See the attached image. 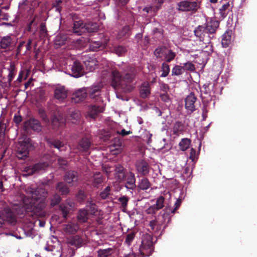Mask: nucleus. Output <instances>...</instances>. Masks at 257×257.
<instances>
[{
    "mask_svg": "<svg viewBox=\"0 0 257 257\" xmlns=\"http://www.w3.org/2000/svg\"><path fill=\"white\" fill-rule=\"evenodd\" d=\"M26 193L31 194V198L23 195L22 197L23 206L15 204L12 207H5L1 213L6 221L15 224L17 221V216L23 215L26 212H31L38 217H44L46 215L45 207L48 192L45 189L28 187Z\"/></svg>",
    "mask_w": 257,
    "mask_h": 257,
    "instance_id": "nucleus-1",
    "label": "nucleus"
},
{
    "mask_svg": "<svg viewBox=\"0 0 257 257\" xmlns=\"http://www.w3.org/2000/svg\"><path fill=\"white\" fill-rule=\"evenodd\" d=\"M154 250V243L151 234L145 233L142 237L141 244L139 247V252L141 257L151 255Z\"/></svg>",
    "mask_w": 257,
    "mask_h": 257,
    "instance_id": "nucleus-2",
    "label": "nucleus"
},
{
    "mask_svg": "<svg viewBox=\"0 0 257 257\" xmlns=\"http://www.w3.org/2000/svg\"><path fill=\"white\" fill-rule=\"evenodd\" d=\"M201 4V0H183L177 4V9L179 12L194 14L200 8Z\"/></svg>",
    "mask_w": 257,
    "mask_h": 257,
    "instance_id": "nucleus-3",
    "label": "nucleus"
},
{
    "mask_svg": "<svg viewBox=\"0 0 257 257\" xmlns=\"http://www.w3.org/2000/svg\"><path fill=\"white\" fill-rule=\"evenodd\" d=\"M32 146V141L30 139L20 142L17 149V156L19 159H25L28 157L29 149Z\"/></svg>",
    "mask_w": 257,
    "mask_h": 257,
    "instance_id": "nucleus-4",
    "label": "nucleus"
},
{
    "mask_svg": "<svg viewBox=\"0 0 257 257\" xmlns=\"http://www.w3.org/2000/svg\"><path fill=\"white\" fill-rule=\"evenodd\" d=\"M193 32L195 36L204 44L210 43L211 40L214 38V36H209L204 26H198L195 28Z\"/></svg>",
    "mask_w": 257,
    "mask_h": 257,
    "instance_id": "nucleus-5",
    "label": "nucleus"
},
{
    "mask_svg": "<svg viewBox=\"0 0 257 257\" xmlns=\"http://www.w3.org/2000/svg\"><path fill=\"white\" fill-rule=\"evenodd\" d=\"M111 85L113 88H123L124 87L122 75L116 69H113L110 74Z\"/></svg>",
    "mask_w": 257,
    "mask_h": 257,
    "instance_id": "nucleus-6",
    "label": "nucleus"
},
{
    "mask_svg": "<svg viewBox=\"0 0 257 257\" xmlns=\"http://www.w3.org/2000/svg\"><path fill=\"white\" fill-rule=\"evenodd\" d=\"M48 166L49 164L46 162H39L34 165L25 167L24 171L27 173L26 175H32L41 171L45 170L48 168Z\"/></svg>",
    "mask_w": 257,
    "mask_h": 257,
    "instance_id": "nucleus-7",
    "label": "nucleus"
},
{
    "mask_svg": "<svg viewBox=\"0 0 257 257\" xmlns=\"http://www.w3.org/2000/svg\"><path fill=\"white\" fill-rule=\"evenodd\" d=\"M24 127L26 131L33 130L35 131L39 132L41 131L42 125L38 120L35 118H30L25 121Z\"/></svg>",
    "mask_w": 257,
    "mask_h": 257,
    "instance_id": "nucleus-8",
    "label": "nucleus"
},
{
    "mask_svg": "<svg viewBox=\"0 0 257 257\" xmlns=\"http://www.w3.org/2000/svg\"><path fill=\"white\" fill-rule=\"evenodd\" d=\"M197 98L194 94L190 93L185 99V108L190 112H193L196 110L195 103Z\"/></svg>",
    "mask_w": 257,
    "mask_h": 257,
    "instance_id": "nucleus-9",
    "label": "nucleus"
},
{
    "mask_svg": "<svg viewBox=\"0 0 257 257\" xmlns=\"http://www.w3.org/2000/svg\"><path fill=\"white\" fill-rule=\"evenodd\" d=\"M136 167L137 171L141 176H147L149 173V165L144 160H141L137 162Z\"/></svg>",
    "mask_w": 257,
    "mask_h": 257,
    "instance_id": "nucleus-10",
    "label": "nucleus"
},
{
    "mask_svg": "<svg viewBox=\"0 0 257 257\" xmlns=\"http://www.w3.org/2000/svg\"><path fill=\"white\" fill-rule=\"evenodd\" d=\"M221 7L219 9V14L222 18H225L230 12H231L233 7V0H226Z\"/></svg>",
    "mask_w": 257,
    "mask_h": 257,
    "instance_id": "nucleus-11",
    "label": "nucleus"
},
{
    "mask_svg": "<svg viewBox=\"0 0 257 257\" xmlns=\"http://www.w3.org/2000/svg\"><path fill=\"white\" fill-rule=\"evenodd\" d=\"M219 26V21L214 19H211L206 23L205 26H204V28L207 30L209 36H214V34L216 33Z\"/></svg>",
    "mask_w": 257,
    "mask_h": 257,
    "instance_id": "nucleus-12",
    "label": "nucleus"
},
{
    "mask_svg": "<svg viewBox=\"0 0 257 257\" xmlns=\"http://www.w3.org/2000/svg\"><path fill=\"white\" fill-rule=\"evenodd\" d=\"M71 75L75 78H78L82 76L84 74L83 66L78 61L73 62L71 67Z\"/></svg>",
    "mask_w": 257,
    "mask_h": 257,
    "instance_id": "nucleus-13",
    "label": "nucleus"
},
{
    "mask_svg": "<svg viewBox=\"0 0 257 257\" xmlns=\"http://www.w3.org/2000/svg\"><path fill=\"white\" fill-rule=\"evenodd\" d=\"M87 96L86 88H81L73 93L72 99L74 103H79L83 101Z\"/></svg>",
    "mask_w": 257,
    "mask_h": 257,
    "instance_id": "nucleus-14",
    "label": "nucleus"
},
{
    "mask_svg": "<svg viewBox=\"0 0 257 257\" xmlns=\"http://www.w3.org/2000/svg\"><path fill=\"white\" fill-rule=\"evenodd\" d=\"M101 88V85L98 84L86 88L87 90V95H88L92 99H97L100 95Z\"/></svg>",
    "mask_w": 257,
    "mask_h": 257,
    "instance_id": "nucleus-15",
    "label": "nucleus"
},
{
    "mask_svg": "<svg viewBox=\"0 0 257 257\" xmlns=\"http://www.w3.org/2000/svg\"><path fill=\"white\" fill-rule=\"evenodd\" d=\"M67 95V90L64 86H58L55 89L54 97L60 101H62L65 99Z\"/></svg>",
    "mask_w": 257,
    "mask_h": 257,
    "instance_id": "nucleus-16",
    "label": "nucleus"
},
{
    "mask_svg": "<svg viewBox=\"0 0 257 257\" xmlns=\"http://www.w3.org/2000/svg\"><path fill=\"white\" fill-rule=\"evenodd\" d=\"M84 208L88 210V213L91 215H96L98 212V206L95 201L92 198L88 199L86 202V206Z\"/></svg>",
    "mask_w": 257,
    "mask_h": 257,
    "instance_id": "nucleus-17",
    "label": "nucleus"
},
{
    "mask_svg": "<svg viewBox=\"0 0 257 257\" xmlns=\"http://www.w3.org/2000/svg\"><path fill=\"white\" fill-rule=\"evenodd\" d=\"M78 179V175L77 172L71 170L66 172L64 177V180L69 184H72L77 182Z\"/></svg>",
    "mask_w": 257,
    "mask_h": 257,
    "instance_id": "nucleus-18",
    "label": "nucleus"
},
{
    "mask_svg": "<svg viewBox=\"0 0 257 257\" xmlns=\"http://www.w3.org/2000/svg\"><path fill=\"white\" fill-rule=\"evenodd\" d=\"M89 215H91L86 208L80 209L77 214V219L78 222L84 223L88 220Z\"/></svg>",
    "mask_w": 257,
    "mask_h": 257,
    "instance_id": "nucleus-19",
    "label": "nucleus"
},
{
    "mask_svg": "<svg viewBox=\"0 0 257 257\" xmlns=\"http://www.w3.org/2000/svg\"><path fill=\"white\" fill-rule=\"evenodd\" d=\"M104 110V108L102 106L96 105H91L89 106L88 115L91 118H95L97 115L102 112Z\"/></svg>",
    "mask_w": 257,
    "mask_h": 257,
    "instance_id": "nucleus-20",
    "label": "nucleus"
},
{
    "mask_svg": "<svg viewBox=\"0 0 257 257\" xmlns=\"http://www.w3.org/2000/svg\"><path fill=\"white\" fill-rule=\"evenodd\" d=\"M136 72L134 70H130L122 76L124 86L131 84L135 80Z\"/></svg>",
    "mask_w": 257,
    "mask_h": 257,
    "instance_id": "nucleus-21",
    "label": "nucleus"
},
{
    "mask_svg": "<svg viewBox=\"0 0 257 257\" xmlns=\"http://www.w3.org/2000/svg\"><path fill=\"white\" fill-rule=\"evenodd\" d=\"M125 187L128 189L134 190L137 186L136 184V177L134 173L131 172L126 178Z\"/></svg>",
    "mask_w": 257,
    "mask_h": 257,
    "instance_id": "nucleus-22",
    "label": "nucleus"
},
{
    "mask_svg": "<svg viewBox=\"0 0 257 257\" xmlns=\"http://www.w3.org/2000/svg\"><path fill=\"white\" fill-rule=\"evenodd\" d=\"M68 243L71 246L79 248L82 245L83 239L79 235H74L68 238Z\"/></svg>",
    "mask_w": 257,
    "mask_h": 257,
    "instance_id": "nucleus-23",
    "label": "nucleus"
},
{
    "mask_svg": "<svg viewBox=\"0 0 257 257\" xmlns=\"http://www.w3.org/2000/svg\"><path fill=\"white\" fill-rule=\"evenodd\" d=\"M152 184L149 180L146 177L139 180L137 185L138 190L146 191L151 187Z\"/></svg>",
    "mask_w": 257,
    "mask_h": 257,
    "instance_id": "nucleus-24",
    "label": "nucleus"
},
{
    "mask_svg": "<svg viewBox=\"0 0 257 257\" xmlns=\"http://www.w3.org/2000/svg\"><path fill=\"white\" fill-rule=\"evenodd\" d=\"M151 93L150 86L148 82L143 83L140 87V94L142 98H146L149 96Z\"/></svg>",
    "mask_w": 257,
    "mask_h": 257,
    "instance_id": "nucleus-25",
    "label": "nucleus"
},
{
    "mask_svg": "<svg viewBox=\"0 0 257 257\" xmlns=\"http://www.w3.org/2000/svg\"><path fill=\"white\" fill-rule=\"evenodd\" d=\"M232 31H226L222 36L221 44L223 47H228L231 43Z\"/></svg>",
    "mask_w": 257,
    "mask_h": 257,
    "instance_id": "nucleus-26",
    "label": "nucleus"
},
{
    "mask_svg": "<svg viewBox=\"0 0 257 257\" xmlns=\"http://www.w3.org/2000/svg\"><path fill=\"white\" fill-rule=\"evenodd\" d=\"M85 24L82 21H75L73 24V32L77 35H81L84 33V30H82L84 28Z\"/></svg>",
    "mask_w": 257,
    "mask_h": 257,
    "instance_id": "nucleus-27",
    "label": "nucleus"
},
{
    "mask_svg": "<svg viewBox=\"0 0 257 257\" xmlns=\"http://www.w3.org/2000/svg\"><path fill=\"white\" fill-rule=\"evenodd\" d=\"M79 229V225L78 223L69 222L65 225L64 230L69 234H74Z\"/></svg>",
    "mask_w": 257,
    "mask_h": 257,
    "instance_id": "nucleus-28",
    "label": "nucleus"
},
{
    "mask_svg": "<svg viewBox=\"0 0 257 257\" xmlns=\"http://www.w3.org/2000/svg\"><path fill=\"white\" fill-rule=\"evenodd\" d=\"M131 35V28L129 26H124L118 33L116 38L118 40L127 38Z\"/></svg>",
    "mask_w": 257,
    "mask_h": 257,
    "instance_id": "nucleus-29",
    "label": "nucleus"
},
{
    "mask_svg": "<svg viewBox=\"0 0 257 257\" xmlns=\"http://www.w3.org/2000/svg\"><path fill=\"white\" fill-rule=\"evenodd\" d=\"M46 141L51 147H54L60 151L63 150L64 145L60 140L53 139H47Z\"/></svg>",
    "mask_w": 257,
    "mask_h": 257,
    "instance_id": "nucleus-30",
    "label": "nucleus"
},
{
    "mask_svg": "<svg viewBox=\"0 0 257 257\" xmlns=\"http://www.w3.org/2000/svg\"><path fill=\"white\" fill-rule=\"evenodd\" d=\"M162 224V221L155 219L150 221L149 226L153 232L158 233L161 230Z\"/></svg>",
    "mask_w": 257,
    "mask_h": 257,
    "instance_id": "nucleus-31",
    "label": "nucleus"
},
{
    "mask_svg": "<svg viewBox=\"0 0 257 257\" xmlns=\"http://www.w3.org/2000/svg\"><path fill=\"white\" fill-rule=\"evenodd\" d=\"M90 145V140L88 138H83L79 142L78 148L80 151L87 152L89 149Z\"/></svg>",
    "mask_w": 257,
    "mask_h": 257,
    "instance_id": "nucleus-32",
    "label": "nucleus"
},
{
    "mask_svg": "<svg viewBox=\"0 0 257 257\" xmlns=\"http://www.w3.org/2000/svg\"><path fill=\"white\" fill-rule=\"evenodd\" d=\"M184 131V124L181 121H177L174 124L173 127V134L179 136L182 134Z\"/></svg>",
    "mask_w": 257,
    "mask_h": 257,
    "instance_id": "nucleus-33",
    "label": "nucleus"
},
{
    "mask_svg": "<svg viewBox=\"0 0 257 257\" xmlns=\"http://www.w3.org/2000/svg\"><path fill=\"white\" fill-rule=\"evenodd\" d=\"M115 177L119 181L123 180L125 178L124 168L121 165L118 164L115 166Z\"/></svg>",
    "mask_w": 257,
    "mask_h": 257,
    "instance_id": "nucleus-34",
    "label": "nucleus"
},
{
    "mask_svg": "<svg viewBox=\"0 0 257 257\" xmlns=\"http://www.w3.org/2000/svg\"><path fill=\"white\" fill-rule=\"evenodd\" d=\"M82 30H84V33H93L96 32L98 29V26L97 23L91 22L85 24L84 28Z\"/></svg>",
    "mask_w": 257,
    "mask_h": 257,
    "instance_id": "nucleus-35",
    "label": "nucleus"
},
{
    "mask_svg": "<svg viewBox=\"0 0 257 257\" xmlns=\"http://www.w3.org/2000/svg\"><path fill=\"white\" fill-rule=\"evenodd\" d=\"M56 189L63 195H67L69 192V189L67 185L62 182L57 183Z\"/></svg>",
    "mask_w": 257,
    "mask_h": 257,
    "instance_id": "nucleus-36",
    "label": "nucleus"
},
{
    "mask_svg": "<svg viewBox=\"0 0 257 257\" xmlns=\"http://www.w3.org/2000/svg\"><path fill=\"white\" fill-rule=\"evenodd\" d=\"M168 49V48L165 46L158 47L155 50L154 55L158 58L165 57Z\"/></svg>",
    "mask_w": 257,
    "mask_h": 257,
    "instance_id": "nucleus-37",
    "label": "nucleus"
},
{
    "mask_svg": "<svg viewBox=\"0 0 257 257\" xmlns=\"http://www.w3.org/2000/svg\"><path fill=\"white\" fill-rule=\"evenodd\" d=\"M191 143V141L189 139H182L179 144L180 150L183 151H186L189 148Z\"/></svg>",
    "mask_w": 257,
    "mask_h": 257,
    "instance_id": "nucleus-38",
    "label": "nucleus"
},
{
    "mask_svg": "<svg viewBox=\"0 0 257 257\" xmlns=\"http://www.w3.org/2000/svg\"><path fill=\"white\" fill-rule=\"evenodd\" d=\"M103 181L102 175L100 172H96L93 175V185L95 187H98Z\"/></svg>",
    "mask_w": 257,
    "mask_h": 257,
    "instance_id": "nucleus-39",
    "label": "nucleus"
},
{
    "mask_svg": "<svg viewBox=\"0 0 257 257\" xmlns=\"http://www.w3.org/2000/svg\"><path fill=\"white\" fill-rule=\"evenodd\" d=\"M12 42V39L10 36H6L3 38L0 42L1 47L2 49L8 48Z\"/></svg>",
    "mask_w": 257,
    "mask_h": 257,
    "instance_id": "nucleus-40",
    "label": "nucleus"
},
{
    "mask_svg": "<svg viewBox=\"0 0 257 257\" xmlns=\"http://www.w3.org/2000/svg\"><path fill=\"white\" fill-rule=\"evenodd\" d=\"M161 71L162 72V73L161 75V77H167L170 72L169 65L165 62L163 63L161 66Z\"/></svg>",
    "mask_w": 257,
    "mask_h": 257,
    "instance_id": "nucleus-41",
    "label": "nucleus"
},
{
    "mask_svg": "<svg viewBox=\"0 0 257 257\" xmlns=\"http://www.w3.org/2000/svg\"><path fill=\"white\" fill-rule=\"evenodd\" d=\"M176 53L173 52L171 49H168L164 58L167 62H170L175 58Z\"/></svg>",
    "mask_w": 257,
    "mask_h": 257,
    "instance_id": "nucleus-42",
    "label": "nucleus"
},
{
    "mask_svg": "<svg viewBox=\"0 0 257 257\" xmlns=\"http://www.w3.org/2000/svg\"><path fill=\"white\" fill-rule=\"evenodd\" d=\"M183 67L179 65H175L172 70V75L178 76L183 73Z\"/></svg>",
    "mask_w": 257,
    "mask_h": 257,
    "instance_id": "nucleus-43",
    "label": "nucleus"
},
{
    "mask_svg": "<svg viewBox=\"0 0 257 257\" xmlns=\"http://www.w3.org/2000/svg\"><path fill=\"white\" fill-rule=\"evenodd\" d=\"M136 236V232L132 231L131 232L128 233L126 235L125 243L127 244L128 245H130L134 240Z\"/></svg>",
    "mask_w": 257,
    "mask_h": 257,
    "instance_id": "nucleus-44",
    "label": "nucleus"
},
{
    "mask_svg": "<svg viewBox=\"0 0 257 257\" xmlns=\"http://www.w3.org/2000/svg\"><path fill=\"white\" fill-rule=\"evenodd\" d=\"M85 65L89 71H92L95 69L96 65V61L94 59L91 61H87L85 62Z\"/></svg>",
    "mask_w": 257,
    "mask_h": 257,
    "instance_id": "nucleus-45",
    "label": "nucleus"
},
{
    "mask_svg": "<svg viewBox=\"0 0 257 257\" xmlns=\"http://www.w3.org/2000/svg\"><path fill=\"white\" fill-rule=\"evenodd\" d=\"M61 200V197L57 194H54L51 200V205L52 206H55L60 202Z\"/></svg>",
    "mask_w": 257,
    "mask_h": 257,
    "instance_id": "nucleus-46",
    "label": "nucleus"
},
{
    "mask_svg": "<svg viewBox=\"0 0 257 257\" xmlns=\"http://www.w3.org/2000/svg\"><path fill=\"white\" fill-rule=\"evenodd\" d=\"M114 52L118 56H122L126 51L125 47L122 46H118L114 48Z\"/></svg>",
    "mask_w": 257,
    "mask_h": 257,
    "instance_id": "nucleus-47",
    "label": "nucleus"
},
{
    "mask_svg": "<svg viewBox=\"0 0 257 257\" xmlns=\"http://www.w3.org/2000/svg\"><path fill=\"white\" fill-rule=\"evenodd\" d=\"M164 201L165 198L161 196L157 199L156 203L154 205L160 210L164 207Z\"/></svg>",
    "mask_w": 257,
    "mask_h": 257,
    "instance_id": "nucleus-48",
    "label": "nucleus"
},
{
    "mask_svg": "<svg viewBox=\"0 0 257 257\" xmlns=\"http://www.w3.org/2000/svg\"><path fill=\"white\" fill-rule=\"evenodd\" d=\"M60 209L62 213L63 217L64 218L66 219L70 210L68 207L65 205L61 204L60 205Z\"/></svg>",
    "mask_w": 257,
    "mask_h": 257,
    "instance_id": "nucleus-49",
    "label": "nucleus"
},
{
    "mask_svg": "<svg viewBox=\"0 0 257 257\" xmlns=\"http://www.w3.org/2000/svg\"><path fill=\"white\" fill-rule=\"evenodd\" d=\"M86 197V196L84 191L81 190H80L78 192L76 195L77 199L78 201L80 203H82V202H83L85 200Z\"/></svg>",
    "mask_w": 257,
    "mask_h": 257,
    "instance_id": "nucleus-50",
    "label": "nucleus"
},
{
    "mask_svg": "<svg viewBox=\"0 0 257 257\" xmlns=\"http://www.w3.org/2000/svg\"><path fill=\"white\" fill-rule=\"evenodd\" d=\"M110 187L109 186H107L104 190L100 193V196L102 199H105L107 198L108 196L110 195Z\"/></svg>",
    "mask_w": 257,
    "mask_h": 257,
    "instance_id": "nucleus-51",
    "label": "nucleus"
},
{
    "mask_svg": "<svg viewBox=\"0 0 257 257\" xmlns=\"http://www.w3.org/2000/svg\"><path fill=\"white\" fill-rule=\"evenodd\" d=\"M118 201L120 202L121 206L125 208L127 206L129 198L126 196H123L118 198Z\"/></svg>",
    "mask_w": 257,
    "mask_h": 257,
    "instance_id": "nucleus-52",
    "label": "nucleus"
},
{
    "mask_svg": "<svg viewBox=\"0 0 257 257\" xmlns=\"http://www.w3.org/2000/svg\"><path fill=\"white\" fill-rule=\"evenodd\" d=\"M182 67H183L184 70L185 69L190 71H193L195 69L194 65L190 62H188L184 63L183 66Z\"/></svg>",
    "mask_w": 257,
    "mask_h": 257,
    "instance_id": "nucleus-53",
    "label": "nucleus"
},
{
    "mask_svg": "<svg viewBox=\"0 0 257 257\" xmlns=\"http://www.w3.org/2000/svg\"><path fill=\"white\" fill-rule=\"evenodd\" d=\"M16 74L15 68L13 65H11L8 75L9 81L11 82L13 79L14 76Z\"/></svg>",
    "mask_w": 257,
    "mask_h": 257,
    "instance_id": "nucleus-54",
    "label": "nucleus"
},
{
    "mask_svg": "<svg viewBox=\"0 0 257 257\" xmlns=\"http://www.w3.org/2000/svg\"><path fill=\"white\" fill-rule=\"evenodd\" d=\"M159 209L155 205H152L150 206L147 210L146 212L149 214H153L156 213V212Z\"/></svg>",
    "mask_w": 257,
    "mask_h": 257,
    "instance_id": "nucleus-55",
    "label": "nucleus"
},
{
    "mask_svg": "<svg viewBox=\"0 0 257 257\" xmlns=\"http://www.w3.org/2000/svg\"><path fill=\"white\" fill-rule=\"evenodd\" d=\"M110 136H111V135L109 132L106 131H103L102 132L100 138L103 141H106L109 139Z\"/></svg>",
    "mask_w": 257,
    "mask_h": 257,
    "instance_id": "nucleus-56",
    "label": "nucleus"
},
{
    "mask_svg": "<svg viewBox=\"0 0 257 257\" xmlns=\"http://www.w3.org/2000/svg\"><path fill=\"white\" fill-rule=\"evenodd\" d=\"M100 44L98 42H94L90 44V49L93 51H96L99 48Z\"/></svg>",
    "mask_w": 257,
    "mask_h": 257,
    "instance_id": "nucleus-57",
    "label": "nucleus"
},
{
    "mask_svg": "<svg viewBox=\"0 0 257 257\" xmlns=\"http://www.w3.org/2000/svg\"><path fill=\"white\" fill-rule=\"evenodd\" d=\"M14 122L18 125L22 121V117L20 115L15 114L13 118Z\"/></svg>",
    "mask_w": 257,
    "mask_h": 257,
    "instance_id": "nucleus-58",
    "label": "nucleus"
},
{
    "mask_svg": "<svg viewBox=\"0 0 257 257\" xmlns=\"http://www.w3.org/2000/svg\"><path fill=\"white\" fill-rule=\"evenodd\" d=\"M144 12L149 13L150 12H153L154 13L156 12L158 10H157V8H156L155 6H151L149 7H146L143 9Z\"/></svg>",
    "mask_w": 257,
    "mask_h": 257,
    "instance_id": "nucleus-59",
    "label": "nucleus"
},
{
    "mask_svg": "<svg viewBox=\"0 0 257 257\" xmlns=\"http://www.w3.org/2000/svg\"><path fill=\"white\" fill-rule=\"evenodd\" d=\"M144 12L149 13L150 12H153L154 13L156 12L158 10H157V8H156L155 6H151L149 7H146L143 9Z\"/></svg>",
    "mask_w": 257,
    "mask_h": 257,
    "instance_id": "nucleus-60",
    "label": "nucleus"
},
{
    "mask_svg": "<svg viewBox=\"0 0 257 257\" xmlns=\"http://www.w3.org/2000/svg\"><path fill=\"white\" fill-rule=\"evenodd\" d=\"M165 0H153V3L155 5V7L157 8V10H159L162 5L164 3Z\"/></svg>",
    "mask_w": 257,
    "mask_h": 257,
    "instance_id": "nucleus-61",
    "label": "nucleus"
},
{
    "mask_svg": "<svg viewBox=\"0 0 257 257\" xmlns=\"http://www.w3.org/2000/svg\"><path fill=\"white\" fill-rule=\"evenodd\" d=\"M182 202L181 199L178 198L175 204V208L173 209V210L172 211V213H175L176 211V210L180 207L181 204Z\"/></svg>",
    "mask_w": 257,
    "mask_h": 257,
    "instance_id": "nucleus-62",
    "label": "nucleus"
},
{
    "mask_svg": "<svg viewBox=\"0 0 257 257\" xmlns=\"http://www.w3.org/2000/svg\"><path fill=\"white\" fill-rule=\"evenodd\" d=\"M6 130V124L0 122V135H4Z\"/></svg>",
    "mask_w": 257,
    "mask_h": 257,
    "instance_id": "nucleus-63",
    "label": "nucleus"
},
{
    "mask_svg": "<svg viewBox=\"0 0 257 257\" xmlns=\"http://www.w3.org/2000/svg\"><path fill=\"white\" fill-rule=\"evenodd\" d=\"M40 32L41 35H46L47 34V30L45 24H41L40 26Z\"/></svg>",
    "mask_w": 257,
    "mask_h": 257,
    "instance_id": "nucleus-64",
    "label": "nucleus"
}]
</instances>
